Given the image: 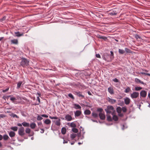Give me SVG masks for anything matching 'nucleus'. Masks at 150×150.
I'll use <instances>...</instances> for the list:
<instances>
[{
  "mask_svg": "<svg viewBox=\"0 0 150 150\" xmlns=\"http://www.w3.org/2000/svg\"><path fill=\"white\" fill-rule=\"evenodd\" d=\"M38 126L39 127H41L42 126V124L41 122H37Z\"/></svg>",
  "mask_w": 150,
  "mask_h": 150,
  "instance_id": "nucleus-44",
  "label": "nucleus"
},
{
  "mask_svg": "<svg viewBox=\"0 0 150 150\" xmlns=\"http://www.w3.org/2000/svg\"><path fill=\"white\" fill-rule=\"evenodd\" d=\"M22 124H21V123H18L17 124V125L18 126L21 127H22Z\"/></svg>",
  "mask_w": 150,
  "mask_h": 150,
  "instance_id": "nucleus-60",
  "label": "nucleus"
},
{
  "mask_svg": "<svg viewBox=\"0 0 150 150\" xmlns=\"http://www.w3.org/2000/svg\"><path fill=\"white\" fill-rule=\"evenodd\" d=\"M97 37L98 38L104 40H106L107 39V38L105 36H101L100 35H97Z\"/></svg>",
  "mask_w": 150,
  "mask_h": 150,
  "instance_id": "nucleus-23",
  "label": "nucleus"
},
{
  "mask_svg": "<svg viewBox=\"0 0 150 150\" xmlns=\"http://www.w3.org/2000/svg\"><path fill=\"white\" fill-rule=\"evenodd\" d=\"M125 51L127 53H131L132 52L131 50L127 48H125Z\"/></svg>",
  "mask_w": 150,
  "mask_h": 150,
  "instance_id": "nucleus-41",
  "label": "nucleus"
},
{
  "mask_svg": "<svg viewBox=\"0 0 150 150\" xmlns=\"http://www.w3.org/2000/svg\"><path fill=\"white\" fill-rule=\"evenodd\" d=\"M5 19H6V17L5 16H4V17H3V18H2V19H1V20L2 21H3V20H5Z\"/></svg>",
  "mask_w": 150,
  "mask_h": 150,
  "instance_id": "nucleus-62",
  "label": "nucleus"
},
{
  "mask_svg": "<svg viewBox=\"0 0 150 150\" xmlns=\"http://www.w3.org/2000/svg\"><path fill=\"white\" fill-rule=\"evenodd\" d=\"M10 100L12 101V102L14 103H16L15 101V100H16V98L13 97H11L10 99Z\"/></svg>",
  "mask_w": 150,
  "mask_h": 150,
  "instance_id": "nucleus-34",
  "label": "nucleus"
},
{
  "mask_svg": "<svg viewBox=\"0 0 150 150\" xmlns=\"http://www.w3.org/2000/svg\"><path fill=\"white\" fill-rule=\"evenodd\" d=\"M102 58L103 59L107 62L111 61L113 59L110 54L107 53H105L103 54L102 56Z\"/></svg>",
  "mask_w": 150,
  "mask_h": 150,
  "instance_id": "nucleus-2",
  "label": "nucleus"
},
{
  "mask_svg": "<svg viewBox=\"0 0 150 150\" xmlns=\"http://www.w3.org/2000/svg\"><path fill=\"white\" fill-rule=\"evenodd\" d=\"M92 116L94 118H96L98 117V114L95 112H93L92 114Z\"/></svg>",
  "mask_w": 150,
  "mask_h": 150,
  "instance_id": "nucleus-43",
  "label": "nucleus"
},
{
  "mask_svg": "<svg viewBox=\"0 0 150 150\" xmlns=\"http://www.w3.org/2000/svg\"><path fill=\"white\" fill-rule=\"evenodd\" d=\"M11 129L14 131H16L18 129V127L16 126L12 127H11Z\"/></svg>",
  "mask_w": 150,
  "mask_h": 150,
  "instance_id": "nucleus-36",
  "label": "nucleus"
},
{
  "mask_svg": "<svg viewBox=\"0 0 150 150\" xmlns=\"http://www.w3.org/2000/svg\"><path fill=\"white\" fill-rule=\"evenodd\" d=\"M68 142V141H65V140H64V142H63V144L65 143H67Z\"/></svg>",
  "mask_w": 150,
  "mask_h": 150,
  "instance_id": "nucleus-63",
  "label": "nucleus"
},
{
  "mask_svg": "<svg viewBox=\"0 0 150 150\" xmlns=\"http://www.w3.org/2000/svg\"><path fill=\"white\" fill-rule=\"evenodd\" d=\"M122 110L123 112H126L127 111V108L125 107H123Z\"/></svg>",
  "mask_w": 150,
  "mask_h": 150,
  "instance_id": "nucleus-51",
  "label": "nucleus"
},
{
  "mask_svg": "<svg viewBox=\"0 0 150 150\" xmlns=\"http://www.w3.org/2000/svg\"><path fill=\"white\" fill-rule=\"evenodd\" d=\"M11 97V96H3L2 97V98L6 100V99H8L9 97Z\"/></svg>",
  "mask_w": 150,
  "mask_h": 150,
  "instance_id": "nucleus-52",
  "label": "nucleus"
},
{
  "mask_svg": "<svg viewBox=\"0 0 150 150\" xmlns=\"http://www.w3.org/2000/svg\"><path fill=\"white\" fill-rule=\"evenodd\" d=\"M147 95V92L144 90H142L140 93V98L141 99V97L145 98Z\"/></svg>",
  "mask_w": 150,
  "mask_h": 150,
  "instance_id": "nucleus-9",
  "label": "nucleus"
},
{
  "mask_svg": "<svg viewBox=\"0 0 150 150\" xmlns=\"http://www.w3.org/2000/svg\"><path fill=\"white\" fill-rule=\"evenodd\" d=\"M44 123L46 125H50L51 123V120L49 119H47L43 121Z\"/></svg>",
  "mask_w": 150,
  "mask_h": 150,
  "instance_id": "nucleus-18",
  "label": "nucleus"
},
{
  "mask_svg": "<svg viewBox=\"0 0 150 150\" xmlns=\"http://www.w3.org/2000/svg\"><path fill=\"white\" fill-rule=\"evenodd\" d=\"M75 93L78 96H79V97H81L82 98H84V96L82 94V93L80 91H75Z\"/></svg>",
  "mask_w": 150,
  "mask_h": 150,
  "instance_id": "nucleus-12",
  "label": "nucleus"
},
{
  "mask_svg": "<svg viewBox=\"0 0 150 150\" xmlns=\"http://www.w3.org/2000/svg\"><path fill=\"white\" fill-rule=\"evenodd\" d=\"M65 120L67 121H71L73 119L71 116L69 114H67L65 115Z\"/></svg>",
  "mask_w": 150,
  "mask_h": 150,
  "instance_id": "nucleus-11",
  "label": "nucleus"
},
{
  "mask_svg": "<svg viewBox=\"0 0 150 150\" xmlns=\"http://www.w3.org/2000/svg\"><path fill=\"white\" fill-rule=\"evenodd\" d=\"M113 81L115 82H119L118 79L116 78L113 79Z\"/></svg>",
  "mask_w": 150,
  "mask_h": 150,
  "instance_id": "nucleus-55",
  "label": "nucleus"
},
{
  "mask_svg": "<svg viewBox=\"0 0 150 150\" xmlns=\"http://www.w3.org/2000/svg\"><path fill=\"white\" fill-rule=\"evenodd\" d=\"M18 132L19 135L21 136H23L25 134L24 133V128L23 127L19 128Z\"/></svg>",
  "mask_w": 150,
  "mask_h": 150,
  "instance_id": "nucleus-5",
  "label": "nucleus"
},
{
  "mask_svg": "<svg viewBox=\"0 0 150 150\" xmlns=\"http://www.w3.org/2000/svg\"><path fill=\"white\" fill-rule=\"evenodd\" d=\"M114 114L113 115V117H112V119L115 121H117L118 120V117L117 116L114 115Z\"/></svg>",
  "mask_w": 150,
  "mask_h": 150,
  "instance_id": "nucleus-24",
  "label": "nucleus"
},
{
  "mask_svg": "<svg viewBox=\"0 0 150 150\" xmlns=\"http://www.w3.org/2000/svg\"><path fill=\"white\" fill-rule=\"evenodd\" d=\"M142 89V88L140 87H135V90L136 91H139Z\"/></svg>",
  "mask_w": 150,
  "mask_h": 150,
  "instance_id": "nucleus-47",
  "label": "nucleus"
},
{
  "mask_svg": "<svg viewBox=\"0 0 150 150\" xmlns=\"http://www.w3.org/2000/svg\"><path fill=\"white\" fill-rule=\"evenodd\" d=\"M134 37L137 40H139V39L140 40L141 39V37L139 35L137 34H135L134 35Z\"/></svg>",
  "mask_w": 150,
  "mask_h": 150,
  "instance_id": "nucleus-37",
  "label": "nucleus"
},
{
  "mask_svg": "<svg viewBox=\"0 0 150 150\" xmlns=\"http://www.w3.org/2000/svg\"><path fill=\"white\" fill-rule=\"evenodd\" d=\"M76 136V134H75L72 133L70 135V137L71 138L73 139H74Z\"/></svg>",
  "mask_w": 150,
  "mask_h": 150,
  "instance_id": "nucleus-39",
  "label": "nucleus"
},
{
  "mask_svg": "<svg viewBox=\"0 0 150 150\" xmlns=\"http://www.w3.org/2000/svg\"><path fill=\"white\" fill-rule=\"evenodd\" d=\"M139 93L138 92H134L130 95L131 98H136L139 97Z\"/></svg>",
  "mask_w": 150,
  "mask_h": 150,
  "instance_id": "nucleus-6",
  "label": "nucleus"
},
{
  "mask_svg": "<svg viewBox=\"0 0 150 150\" xmlns=\"http://www.w3.org/2000/svg\"><path fill=\"white\" fill-rule=\"evenodd\" d=\"M36 94L38 96H37V100L38 101V103L37 104H35V105H38L40 103V100L39 97L40 96L41 94L40 93H37Z\"/></svg>",
  "mask_w": 150,
  "mask_h": 150,
  "instance_id": "nucleus-17",
  "label": "nucleus"
},
{
  "mask_svg": "<svg viewBox=\"0 0 150 150\" xmlns=\"http://www.w3.org/2000/svg\"><path fill=\"white\" fill-rule=\"evenodd\" d=\"M72 131L74 133H76L78 132V129L76 128H73L72 129Z\"/></svg>",
  "mask_w": 150,
  "mask_h": 150,
  "instance_id": "nucleus-45",
  "label": "nucleus"
},
{
  "mask_svg": "<svg viewBox=\"0 0 150 150\" xmlns=\"http://www.w3.org/2000/svg\"><path fill=\"white\" fill-rule=\"evenodd\" d=\"M88 94L89 95H92L91 93L90 92V91H88Z\"/></svg>",
  "mask_w": 150,
  "mask_h": 150,
  "instance_id": "nucleus-64",
  "label": "nucleus"
},
{
  "mask_svg": "<svg viewBox=\"0 0 150 150\" xmlns=\"http://www.w3.org/2000/svg\"><path fill=\"white\" fill-rule=\"evenodd\" d=\"M118 52L120 54H123L125 53V51L123 49H119L118 50Z\"/></svg>",
  "mask_w": 150,
  "mask_h": 150,
  "instance_id": "nucleus-29",
  "label": "nucleus"
},
{
  "mask_svg": "<svg viewBox=\"0 0 150 150\" xmlns=\"http://www.w3.org/2000/svg\"><path fill=\"white\" fill-rule=\"evenodd\" d=\"M99 115L100 119L102 120L105 119V114L102 112H100L99 114Z\"/></svg>",
  "mask_w": 150,
  "mask_h": 150,
  "instance_id": "nucleus-13",
  "label": "nucleus"
},
{
  "mask_svg": "<svg viewBox=\"0 0 150 150\" xmlns=\"http://www.w3.org/2000/svg\"><path fill=\"white\" fill-rule=\"evenodd\" d=\"M74 108L76 109H80L81 108V106L78 104H74Z\"/></svg>",
  "mask_w": 150,
  "mask_h": 150,
  "instance_id": "nucleus-21",
  "label": "nucleus"
},
{
  "mask_svg": "<svg viewBox=\"0 0 150 150\" xmlns=\"http://www.w3.org/2000/svg\"><path fill=\"white\" fill-rule=\"evenodd\" d=\"M107 114L111 113L112 115L115 114V110L114 109V108L112 105H108L107 108L105 110Z\"/></svg>",
  "mask_w": 150,
  "mask_h": 150,
  "instance_id": "nucleus-1",
  "label": "nucleus"
},
{
  "mask_svg": "<svg viewBox=\"0 0 150 150\" xmlns=\"http://www.w3.org/2000/svg\"><path fill=\"white\" fill-rule=\"evenodd\" d=\"M70 126L71 127H75L76 126V125L75 123H74L73 122H72L71 123Z\"/></svg>",
  "mask_w": 150,
  "mask_h": 150,
  "instance_id": "nucleus-46",
  "label": "nucleus"
},
{
  "mask_svg": "<svg viewBox=\"0 0 150 150\" xmlns=\"http://www.w3.org/2000/svg\"><path fill=\"white\" fill-rule=\"evenodd\" d=\"M103 109L102 108H99L97 109V111L100 112H102Z\"/></svg>",
  "mask_w": 150,
  "mask_h": 150,
  "instance_id": "nucleus-53",
  "label": "nucleus"
},
{
  "mask_svg": "<svg viewBox=\"0 0 150 150\" xmlns=\"http://www.w3.org/2000/svg\"><path fill=\"white\" fill-rule=\"evenodd\" d=\"M91 113V111L89 110H86L84 111V114L86 115H89Z\"/></svg>",
  "mask_w": 150,
  "mask_h": 150,
  "instance_id": "nucleus-26",
  "label": "nucleus"
},
{
  "mask_svg": "<svg viewBox=\"0 0 150 150\" xmlns=\"http://www.w3.org/2000/svg\"><path fill=\"white\" fill-rule=\"evenodd\" d=\"M22 83V82L21 81H19L17 83V88H20L21 85Z\"/></svg>",
  "mask_w": 150,
  "mask_h": 150,
  "instance_id": "nucleus-35",
  "label": "nucleus"
},
{
  "mask_svg": "<svg viewBox=\"0 0 150 150\" xmlns=\"http://www.w3.org/2000/svg\"><path fill=\"white\" fill-rule=\"evenodd\" d=\"M107 119L109 121H111L112 120V119L110 115H108L107 116Z\"/></svg>",
  "mask_w": 150,
  "mask_h": 150,
  "instance_id": "nucleus-40",
  "label": "nucleus"
},
{
  "mask_svg": "<svg viewBox=\"0 0 150 150\" xmlns=\"http://www.w3.org/2000/svg\"><path fill=\"white\" fill-rule=\"evenodd\" d=\"M29 61L25 58H22L21 62V65L23 67H25L29 65Z\"/></svg>",
  "mask_w": 150,
  "mask_h": 150,
  "instance_id": "nucleus-3",
  "label": "nucleus"
},
{
  "mask_svg": "<svg viewBox=\"0 0 150 150\" xmlns=\"http://www.w3.org/2000/svg\"><path fill=\"white\" fill-rule=\"evenodd\" d=\"M3 139L4 140H7L9 138V137L7 134H5L3 135Z\"/></svg>",
  "mask_w": 150,
  "mask_h": 150,
  "instance_id": "nucleus-32",
  "label": "nucleus"
},
{
  "mask_svg": "<svg viewBox=\"0 0 150 150\" xmlns=\"http://www.w3.org/2000/svg\"><path fill=\"white\" fill-rule=\"evenodd\" d=\"M42 117L45 118H47L48 116V115L46 114H42L40 115H38L37 119L38 121H40L42 119Z\"/></svg>",
  "mask_w": 150,
  "mask_h": 150,
  "instance_id": "nucleus-8",
  "label": "nucleus"
},
{
  "mask_svg": "<svg viewBox=\"0 0 150 150\" xmlns=\"http://www.w3.org/2000/svg\"><path fill=\"white\" fill-rule=\"evenodd\" d=\"M6 117V115H5L1 114H0V118H4Z\"/></svg>",
  "mask_w": 150,
  "mask_h": 150,
  "instance_id": "nucleus-54",
  "label": "nucleus"
},
{
  "mask_svg": "<svg viewBox=\"0 0 150 150\" xmlns=\"http://www.w3.org/2000/svg\"><path fill=\"white\" fill-rule=\"evenodd\" d=\"M134 82L136 83H141L144 85H146V84L144 83L143 81H141L138 78H136L134 79Z\"/></svg>",
  "mask_w": 150,
  "mask_h": 150,
  "instance_id": "nucleus-10",
  "label": "nucleus"
},
{
  "mask_svg": "<svg viewBox=\"0 0 150 150\" xmlns=\"http://www.w3.org/2000/svg\"><path fill=\"white\" fill-rule=\"evenodd\" d=\"M22 124L24 127H28L29 126V124L26 122H23L22 123Z\"/></svg>",
  "mask_w": 150,
  "mask_h": 150,
  "instance_id": "nucleus-25",
  "label": "nucleus"
},
{
  "mask_svg": "<svg viewBox=\"0 0 150 150\" xmlns=\"http://www.w3.org/2000/svg\"><path fill=\"white\" fill-rule=\"evenodd\" d=\"M106 100L108 102L112 104H114L116 102V100L110 98L109 97H107L106 98Z\"/></svg>",
  "mask_w": 150,
  "mask_h": 150,
  "instance_id": "nucleus-7",
  "label": "nucleus"
},
{
  "mask_svg": "<svg viewBox=\"0 0 150 150\" xmlns=\"http://www.w3.org/2000/svg\"><path fill=\"white\" fill-rule=\"evenodd\" d=\"M15 33L16 34V36L18 37H20L23 35V34H20V32L18 31L15 32Z\"/></svg>",
  "mask_w": 150,
  "mask_h": 150,
  "instance_id": "nucleus-30",
  "label": "nucleus"
},
{
  "mask_svg": "<svg viewBox=\"0 0 150 150\" xmlns=\"http://www.w3.org/2000/svg\"><path fill=\"white\" fill-rule=\"evenodd\" d=\"M3 139V136H2L1 135V134H0V140H1Z\"/></svg>",
  "mask_w": 150,
  "mask_h": 150,
  "instance_id": "nucleus-61",
  "label": "nucleus"
},
{
  "mask_svg": "<svg viewBox=\"0 0 150 150\" xmlns=\"http://www.w3.org/2000/svg\"><path fill=\"white\" fill-rule=\"evenodd\" d=\"M49 118L51 119H58V120L55 121V124L58 126H59L60 125L61 120L59 118L58 119V117L56 116L52 117L51 116H49Z\"/></svg>",
  "mask_w": 150,
  "mask_h": 150,
  "instance_id": "nucleus-4",
  "label": "nucleus"
},
{
  "mask_svg": "<svg viewBox=\"0 0 150 150\" xmlns=\"http://www.w3.org/2000/svg\"><path fill=\"white\" fill-rule=\"evenodd\" d=\"M131 91L130 88L129 87H127L124 92L126 93H128Z\"/></svg>",
  "mask_w": 150,
  "mask_h": 150,
  "instance_id": "nucleus-38",
  "label": "nucleus"
},
{
  "mask_svg": "<svg viewBox=\"0 0 150 150\" xmlns=\"http://www.w3.org/2000/svg\"><path fill=\"white\" fill-rule=\"evenodd\" d=\"M68 96L70 97V98H72L73 99H74V97L73 96V95H72V94L71 93H69L68 94Z\"/></svg>",
  "mask_w": 150,
  "mask_h": 150,
  "instance_id": "nucleus-49",
  "label": "nucleus"
},
{
  "mask_svg": "<svg viewBox=\"0 0 150 150\" xmlns=\"http://www.w3.org/2000/svg\"><path fill=\"white\" fill-rule=\"evenodd\" d=\"M130 99L129 98L126 97L124 100L125 103L126 105L129 104L130 103Z\"/></svg>",
  "mask_w": 150,
  "mask_h": 150,
  "instance_id": "nucleus-19",
  "label": "nucleus"
},
{
  "mask_svg": "<svg viewBox=\"0 0 150 150\" xmlns=\"http://www.w3.org/2000/svg\"><path fill=\"white\" fill-rule=\"evenodd\" d=\"M117 112L118 113H120L122 111V109L120 107H118L116 108Z\"/></svg>",
  "mask_w": 150,
  "mask_h": 150,
  "instance_id": "nucleus-31",
  "label": "nucleus"
},
{
  "mask_svg": "<svg viewBox=\"0 0 150 150\" xmlns=\"http://www.w3.org/2000/svg\"><path fill=\"white\" fill-rule=\"evenodd\" d=\"M31 129L29 128H27L25 130V132L27 134H30V132Z\"/></svg>",
  "mask_w": 150,
  "mask_h": 150,
  "instance_id": "nucleus-42",
  "label": "nucleus"
},
{
  "mask_svg": "<svg viewBox=\"0 0 150 150\" xmlns=\"http://www.w3.org/2000/svg\"><path fill=\"white\" fill-rule=\"evenodd\" d=\"M11 116L13 117H16L17 118H19V117L17 115L14 113H12Z\"/></svg>",
  "mask_w": 150,
  "mask_h": 150,
  "instance_id": "nucleus-48",
  "label": "nucleus"
},
{
  "mask_svg": "<svg viewBox=\"0 0 150 150\" xmlns=\"http://www.w3.org/2000/svg\"><path fill=\"white\" fill-rule=\"evenodd\" d=\"M136 73L137 74H141L144 75H147L148 76H150V74L146 73L145 72H136Z\"/></svg>",
  "mask_w": 150,
  "mask_h": 150,
  "instance_id": "nucleus-33",
  "label": "nucleus"
},
{
  "mask_svg": "<svg viewBox=\"0 0 150 150\" xmlns=\"http://www.w3.org/2000/svg\"><path fill=\"white\" fill-rule=\"evenodd\" d=\"M81 111L79 110H76L74 112L75 117H78L80 116L81 114Z\"/></svg>",
  "mask_w": 150,
  "mask_h": 150,
  "instance_id": "nucleus-14",
  "label": "nucleus"
},
{
  "mask_svg": "<svg viewBox=\"0 0 150 150\" xmlns=\"http://www.w3.org/2000/svg\"><path fill=\"white\" fill-rule=\"evenodd\" d=\"M8 90H9V88H6V89H5L3 90L2 91L3 92L5 93V92H6L7 91H8Z\"/></svg>",
  "mask_w": 150,
  "mask_h": 150,
  "instance_id": "nucleus-56",
  "label": "nucleus"
},
{
  "mask_svg": "<svg viewBox=\"0 0 150 150\" xmlns=\"http://www.w3.org/2000/svg\"><path fill=\"white\" fill-rule=\"evenodd\" d=\"M40 129L41 130V131H40V133H44V130L43 129L40 128Z\"/></svg>",
  "mask_w": 150,
  "mask_h": 150,
  "instance_id": "nucleus-58",
  "label": "nucleus"
},
{
  "mask_svg": "<svg viewBox=\"0 0 150 150\" xmlns=\"http://www.w3.org/2000/svg\"><path fill=\"white\" fill-rule=\"evenodd\" d=\"M11 44L15 45H18V41L17 39H14L11 40Z\"/></svg>",
  "mask_w": 150,
  "mask_h": 150,
  "instance_id": "nucleus-15",
  "label": "nucleus"
},
{
  "mask_svg": "<svg viewBox=\"0 0 150 150\" xmlns=\"http://www.w3.org/2000/svg\"><path fill=\"white\" fill-rule=\"evenodd\" d=\"M118 113V115L120 117H122L123 116V115L122 113Z\"/></svg>",
  "mask_w": 150,
  "mask_h": 150,
  "instance_id": "nucleus-59",
  "label": "nucleus"
},
{
  "mask_svg": "<svg viewBox=\"0 0 150 150\" xmlns=\"http://www.w3.org/2000/svg\"><path fill=\"white\" fill-rule=\"evenodd\" d=\"M9 136L11 137H13L15 136V133L13 131H10L8 133Z\"/></svg>",
  "mask_w": 150,
  "mask_h": 150,
  "instance_id": "nucleus-20",
  "label": "nucleus"
},
{
  "mask_svg": "<svg viewBox=\"0 0 150 150\" xmlns=\"http://www.w3.org/2000/svg\"><path fill=\"white\" fill-rule=\"evenodd\" d=\"M108 91L109 93L111 94L112 95L114 93V90L113 88L112 87H109L108 88Z\"/></svg>",
  "mask_w": 150,
  "mask_h": 150,
  "instance_id": "nucleus-16",
  "label": "nucleus"
},
{
  "mask_svg": "<svg viewBox=\"0 0 150 150\" xmlns=\"http://www.w3.org/2000/svg\"><path fill=\"white\" fill-rule=\"evenodd\" d=\"M96 56L97 58H101L100 56V54H96Z\"/></svg>",
  "mask_w": 150,
  "mask_h": 150,
  "instance_id": "nucleus-57",
  "label": "nucleus"
},
{
  "mask_svg": "<svg viewBox=\"0 0 150 150\" xmlns=\"http://www.w3.org/2000/svg\"><path fill=\"white\" fill-rule=\"evenodd\" d=\"M30 126L31 129H34L35 127L36 126V125L35 123H32L30 124Z\"/></svg>",
  "mask_w": 150,
  "mask_h": 150,
  "instance_id": "nucleus-27",
  "label": "nucleus"
},
{
  "mask_svg": "<svg viewBox=\"0 0 150 150\" xmlns=\"http://www.w3.org/2000/svg\"><path fill=\"white\" fill-rule=\"evenodd\" d=\"M110 55L112 57V58L114 59V53L112 51H110Z\"/></svg>",
  "mask_w": 150,
  "mask_h": 150,
  "instance_id": "nucleus-50",
  "label": "nucleus"
},
{
  "mask_svg": "<svg viewBox=\"0 0 150 150\" xmlns=\"http://www.w3.org/2000/svg\"><path fill=\"white\" fill-rule=\"evenodd\" d=\"M61 132L62 134H65L66 132V129L65 127H62L61 129Z\"/></svg>",
  "mask_w": 150,
  "mask_h": 150,
  "instance_id": "nucleus-28",
  "label": "nucleus"
},
{
  "mask_svg": "<svg viewBox=\"0 0 150 150\" xmlns=\"http://www.w3.org/2000/svg\"><path fill=\"white\" fill-rule=\"evenodd\" d=\"M117 12L116 11L114 10L109 13V14L111 16H114L117 15Z\"/></svg>",
  "mask_w": 150,
  "mask_h": 150,
  "instance_id": "nucleus-22",
  "label": "nucleus"
}]
</instances>
